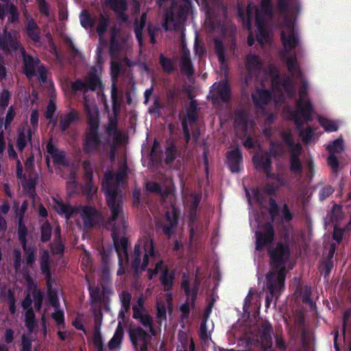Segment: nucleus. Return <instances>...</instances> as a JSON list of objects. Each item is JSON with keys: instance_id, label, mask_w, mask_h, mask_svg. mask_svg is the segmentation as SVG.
I'll use <instances>...</instances> for the list:
<instances>
[{"instance_id": "f257e3e1", "label": "nucleus", "mask_w": 351, "mask_h": 351, "mask_svg": "<svg viewBox=\"0 0 351 351\" xmlns=\"http://www.w3.org/2000/svg\"><path fill=\"white\" fill-rule=\"evenodd\" d=\"M126 176V169L124 167L116 175L108 171L106 173L102 182V189L106 195L108 205L111 211V217L106 224L107 228L112 231V238L116 247L120 268L117 274L124 272V267L128 264L127 241L123 238L120 240L118 237L125 232L126 228V218L123 211L121 201L118 196L117 189L118 184L124 181Z\"/></svg>"}, {"instance_id": "f03ea898", "label": "nucleus", "mask_w": 351, "mask_h": 351, "mask_svg": "<svg viewBox=\"0 0 351 351\" xmlns=\"http://www.w3.org/2000/svg\"><path fill=\"white\" fill-rule=\"evenodd\" d=\"M271 259V271L267 276V288L271 296H267L266 303L268 306L272 298L277 296L283 287L285 280V264L289 257V249L287 245L278 244L276 247L269 251Z\"/></svg>"}, {"instance_id": "7ed1b4c3", "label": "nucleus", "mask_w": 351, "mask_h": 351, "mask_svg": "<svg viewBox=\"0 0 351 351\" xmlns=\"http://www.w3.org/2000/svg\"><path fill=\"white\" fill-rule=\"evenodd\" d=\"M287 64L291 75L295 78H299L301 82L297 110L292 114V118L299 126L303 121L311 120L313 110L306 93L307 83L298 69L295 56L287 58Z\"/></svg>"}, {"instance_id": "20e7f679", "label": "nucleus", "mask_w": 351, "mask_h": 351, "mask_svg": "<svg viewBox=\"0 0 351 351\" xmlns=\"http://www.w3.org/2000/svg\"><path fill=\"white\" fill-rule=\"evenodd\" d=\"M271 12L269 0H261V10H258L252 3H249L245 11L239 10V15L246 28H250L252 21L254 19L258 32L257 40L261 44L267 43L269 39V34L264 22Z\"/></svg>"}, {"instance_id": "39448f33", "label": "nucleus", "mask_w": 351, "mask_h": 351, "mask_svg": "<svg viewBox=\"0 0 351 351\" xmlns=\"http://www.w3.org/2000/svg\"><path fill=\"white\" fill-rule=\"evenodd\" d=\"M6 40L1 41L0 40V47L3 49L5 47L13 49H19L24 60V73L28 78H32L34 76H37L38 80L41 82H45L47 75L46 70L43 65L40 64L37 58L34 59L31 56H26L24 49L21 47L20 45L15 40V38H12L10 34L5 36Z\"/></svg>"}, {"instance_id": "423d86ee", "label": "nucleus", "mask_w": 351, "mask_h": 351, "mask_svg": "<svg viewBox=\"0 0 351 351\" xmlns=\"http://www.w3.org/2000/svg\"><path fill=\"white\" fill-rule=\"evenodd\" d=\"M52 206L57 213L63 215L66 219L72 217L80 216L85 227L93 226L98 215L95 209L92 207L84 206L81 208L73 209L56 198L53 199Z\"/></svg>"}, {"instance_id": "0eeeda50", "label": "nucleus", "mask_w": 351, "mask_h": 351, "mask_svg": "<svg viewBox=\"0 0 351 351\" xmlns=\"http://www.w3.org/2000/svg\"><path fill=\"white\" fill-rule=\"evenodd\" d=\"M153 259V243L149 237H146L140 240L136 245L132 265L136 271H142L146 268L148 263Z\"/></svg>"}, {"instance_id": "6e6552de", "label": "nucleus", "mask_w": 351, "mask_h": 351, "mask_svg": "<svg viewBox=\"0 0 351 351\" xmlns=\"http://www.w3.org/2000/svg\"><path fill=\"white\" fill-rule=\"evenodd\" d=\"M85 99V107L88 114V121L90 129V133L87 137L85 143V149L87 152L93 150L99 143V138L96 133L99 123L98 110L93 103H89L86 97Z\"/></svg>"}, {"instance_id": "1a4fd4ad", "label": "nucleus", "mask_w": 351, "mask_h": 351, "mask_svg": "<svg viewBox=\"0 0 351 351\" xmlns=\"http://www.w3.org/2000/svg\"><path fill=\"white\" fill-rule=\"evenodd\" d=\"M269 76L275 101H280L285 95L291 96L293 95V86L292 80L289 77L279 79L278 71L274 66L271 69Z\"/></svg>"}, {"instance_id": "9d476101", "label": "nucleus", "mask_w": 351, "mask_h": 351, "mask_svg": "<svg viewBox=\"0 0 351 351\" xmlns=\"http://www.w3.org/2000/svg\"><path fill=\"white\" fill-rule=\"evenodd\" d=\"M263 217L260 218L256 216H254V219H250V226L254 228H258V230L256 232L257 250H261L273 240L272 228L269 224H263Z\"/></svg>"}, {"instance_id": "9b49d317", "label": "nucleus", "mask_w": 351, "mask_h": 351, "mask_svg": "<svg viewBox=\"0 0 351 351\" xmlns=\"http://www.w3.org/2000/svg\"><path fill=\"white\" fill-rule=\"evenodd\" d=\"M42 294L40 291L34 288L32 294L29 293L25 300L22 302V306L25 311V323L29 331H32L34 326V314L31 308L32 301L34 306L37 309H40L42 304Z\"/></svg>"}, {"instance_id": "f8f14e48", "label": "nucleus", "mask_w": 351, "mask_h": 351, "mask_svg": "<svg viewBox=\"0 0 351 351\" xmlns=\"http://www.w3.org/2000/svg\"><path fill=\"white\" fill-rule=\"evenodd\" d=\"M189 12L188 6L178 7L173 5L167 12L163 27L166 30H173L179 27L186 19Z\"/></svg>"}, {"instance_id": "ddd939ff", "label": "nucleus", "mask_w": 351, "mask_h": 351, "mask_svg": "<svg viewBox=\"0 0 351 351\" xmlns=\"http://www.w3.org/2000/svg\"><path fill=\"white\" fill-rule=\"evenodd\" d=\"M182 289H184L186 295V302L181 306L180 309L182 312V316L186 317L189 311V306L193 304L197 295V287L196 281L194 280L191 283L189 278L184 276L182 282Z\"/></svg>"}, {"instance_id": "4468645a", "label": "nucleus", "mask_w": 351, "mask_h": 351, "mask_svg": "<svg viewBox=\"0 0 351 351\" xmlns=\"http://www.w3.org/2000/svg\"><path fill=\"white\" fill-rule=\"evenodd\" d=\"M282 41L284 50L286 52L291 51L298 44L297 33L294 29L293 23L291 20H286L283 24Z\"/></svg>"}, {"instance_id": "2eb2a0df", "label": "nucleus", "mask_w": 351, "mask_h": 351, "mask_svg": "<svg viewBox=\"0 0 351 351\" xmlns=\"http://www.w3.org/2000/svg\"><path fill=\"white\" fill-rule=\"evenodd\" d=\"M131 341L136 351H147L150 336L138 326H132L129 330Z\"/></svg>"}, {"instance_id": "dca6fc26", "label": "nucleus", "mask_w": 351, "mask_h": 351, "mask_svg": "<svg viewBox=\"0 0 351 351\" xmlns=\"http://www.w3.org/2000/svg\"><path fill=\"white\" fill-rule=\"evenodd\" d=\"M285 141L290 145L291 149V171L293 173H300L302 165L298 156L301 150V145L298 143L291 145L289 141V134L284 136Z\"/></svg>"}, {"instance_id": "f3484780", "label": "nucleus", "mask_w": 351, "mask_h": 351, "mask_svg": "<svg viewBox=\"0 0 351 351\" xmlns=\"http://www.w3.org/2000/svg\"><path fill=\"white\" fill-rule=\"evenodd\" d=\"M133 311L134 317L139 319L143 325L147 328L153 335H154L155 333L152 329L151 319L147 313L142 308L141 300H139L138 304L133 306Z\"/></svg>"}, {"instance_id": "a211bd4d", "label": "nucleus", "mask_w": 351, "mask_h": 351, "mask_svg": "<svg viewBox=\"0 0 351 351\" xmlns=\"http://www.w3.org/2000/svg\"><path fill=\"white\" fill-rule=\"evenodd\" d=\"M160 272L162 274L161 280L162 284L167 287L171 286L172 284L173 274L167 271L162 262L156 263L154 271H149V278L152 279L156 274Z\"/></svg>"}, {"instance_id": "6ab92c4d", "label": "nucleus", "mask_w": 351, "mask_h": 351, "mask_svg": "<svg viewBox=\"0 0 351 351\" xmlns=\"http://www.w3.org/2000/svg\"><path fill=\"white\" fill-rule=\"evenodd\" d=\"M211 313V306L207 307L203 316V320L200 326V337L203 339H208L214 328V324L209 320V316Z\"/></svg>"}, {"instance_id": "aec40b11", "label": "nucleus", "mask_w": 351, "mask_h": 351, "mask_svg": "<svg viewBox=\"0 0 351 351\" xmlns=\"http://www.w3.org/2000/svg\"><path fill=\"white\" fill-rule=\"evenodd\" d=\"M210 97L213 99H221L222 100H226L229 97V88L226 82H221L218 84L215 83L213 85Z\"/></svg>"}, {"instance_id": "412c9836", "label": "nucleus", "mask_w": 351, "mask_h": 351, "mask_svg": "<svg viewBox=\"0 0 351 351\" xmlns=\"http://www.w3.org/2000/svg\"><path fill=\"white\" fill-rule=\"evenodd\" d=\"M171 297L169 293L160 295L157 299V311L158 317L160 319H166V310L168 308L169 311L171 309Z\"/></svg>"}, {"instance_id": "4be33fe9", "label": "nucleus", "mask_w": 351, "mask_h": 351, "mask_svg": "<svg viewBox=\"0 0 351 351\" xmlns=\"http://www.w3.org/2000/svg\"><path fill=\"white\" fill-rule=\"evenodd\" d=\"M227 163L232 172H238L241 163L240 151L236 148L227 153Z\"/></svg>"}, {"instance_id": "5701e85b", "label": "nucleus", "mask_w": 351, "mask_h": 351, "mask_svg": "<svg viewBox=\"0 0 351 351\" xmlns=\"http://www.w3.org/2000/svg\"><path fill=\"white\" fill-rule=\"evenodd\" d=\"M252 125V122L248 119L247 114L245 112H240L236 115L235 129L238 134L240 132H245Z\"/></svg>"}, {"instance_id": "b1692460", "label": "nucleus", "mask_w": 351, "mask_h": 351, "mask_svg": "<svg viewBox=\"0 0 351 351\" xmlns=\"http://www.w3.org/2000/svg\"><path fill=\"white\" fill-rule=\"evenodd\" d=\"M101 86L100 79L98 76L94 75L90 77L87 80L86 84H83L81 82H76L73 84V89L74 90H80L84 87L86 88H90L92 90L100 89Z\"/></svg>"}, {"instance_id": "393cba45", "label": "nucleus", "mask_w": 351, "mask_h": 351, "mask_svg": "<svg viewBox=\"0 0 351 351\" xmlns=\"http://www.w3.org/2000/svg\"><path fill=\"white\" fill-rule=\"evenodd\" d=\"M178 214L176 208L172 207L171 210L167 211L166 214L167 223L162 227L164 232L170 235L171 230L176 226L177 223Z\"/></svg>"}, {"instance_id": "a878e982", "label": "nucleus", "mask_w": 351, "mask_h": 351, "mask_svg": "<svg viewBox=\"0 0 351 351\" xmlns=\"http://www.w3.org/2000/svg\"><path fill=\"white\" fill-rule=\"evenodd\" d=\"M270 98V95L264 90H257L252 94V99L257 108L268 102Z\"/></svg>"}, {"instance_id": "bb28decb", "label": "nucleus", "mask_w": 351, "mask_h": 351, "mask_svg": "<svg viewBox=\"0 0 351 351\" xmlns=\"http://www.w3.org/2000/svg\"><path fill=\"white\" fill-rule=\"evenodd\" d=\"M47 152L52 157L54 163L56 165L65 164L64 154L62 152L56 149L51 143H49L47 145Z\"/></svg>"}, {"instance_id": "cd10ccee", "label": "nucleus", "mask_w": 351, "mask_h": 351, "mask_svg": "<svg viewBox=\"0 0 351 351\" xmlns=\"http://www.w3.org/2000/svg\"><path fill=\"white\" fill-rule=\"evenodd\" d=\"M253 161L256 169H263L265 172L268 171L270 166L269 155L268 154L263 156H259L257 154L254 156Z\"/></svg>"}, {"instance_id": "c85d7f7f", "label": "nucleus", "mask_w": 351, "mask_h": 351, "mask_svg": "<svg viewBox=\"0 0 351 351\" xmlns=\"http://www.w3.org/2000/svg\"><path fill=\"white\" fill-rule=\"evenodd\" d=\"M49 298L51 304L56 308H58V301L56 293L53 292L49 293ZM53 318L56 320L58 325H61L64 322V313L62 311L58 309L52 315Z\"/></svg>"}, {"instance_id": "c756f323", "label": "nucleus", "mask_w": 351, "mask_h": 351, "mask_svg": "<svg viewBox=\"0 0 351 351\" xmlns=\"http://www.w3.org/2000/svg\"><path fill=\"white\" fill-rule=\"evenodd\" d=\"M123 336V330L121 327V322H119L117 326V328L116 330V332L113 336V337L111 339V340L109 342V348L110 349H114L118 348L122 341V338Z\"/></svg>"}, {"instance_id": "7c9ffc66", "label": "nucleus", "mask_w": 351, "mask_h": 351, "mask_svg": "<svg viewBox=\"0 0 351 351\" xmlns=\"http://www.w3.org/2000/svg\"><path fill=\"white\" fill-rule=\"evenodd\" d=\"M146 189L147 191L150 192H158L162 195H166L169 194L172 190V184L169 181L168 183L167 188L165 189H162L157 183L156 182H148L146 184Z\"/></svg>"}, {"instance_id": "2f4dec72", "label": "nucleus", "mask_w": 351, "mask_h": 351, "mask_svg": "<svg viewBox=\"0 0 351 351\" xmlns=\"http://www.w3.org/2000/svg\"><path fill=\"white\" fill-rule=\"evenodd\" d=\"M319 122L327 132H335L339 128V123L337 121L326 117H319Z\"/></svg>"}, {"instance_id": "473e14b6", "label": "nucleus", "mask_w": 351, "mask_h": 351, "mask_svg": "<svg viewBox=\"0 0 351 351\" xmlns=\"http://www.w3.org/2000/svg\"><path fill=\"white\" fill-rule=\"evenodd\" d=\"M111 8L116 12L122 21H125L126 18L122 16V12L125 10V0H110Z\"/></svg>"}, {"instance_id": "72a5a7b5", "label": "nucleus", "mask_w": 351, "mask_h": 351, "mask_svg": "<svg viewBox=\"0 0 351 351\" xmlns=\"http://www.w3.org/2000/svg\"><path fill=\"white\" fill-rule=\"evenodd\" d=\"M326 148L330 154L335 155V154L341 153L344 149L343 141L341 138H339L332 141V143L328 144Z\"/></svg>"}, {"instance_id": "f704fd0d", "label": "nucleus", "mask_w": 351, "mask_h": 351, "mask_svg": "<svg viewBox=\"0 0 351 351\" xmlns=\"http://www.w3.org/2000/svg\"><path fill=\"white\" fill-rule=\"evenodd\" d=\"M246 69L252 72L256 70L260 65V60L257 56L254 54H250L247 56L246 60Z\"/></svg>"}, {"instance_id": "c9c22d12", "label": "nucleus", "mask_w": 351, "mask_h": 351, "mask_svg": "<svg viewBox=\"0 0 351 351\" xmlns=\"http://www.w3.org/2000/svg\"><path fill=\"white\" fill-rule=\"evenodd\" d=\"M31 139V132L30 130H27L25 132H22L19 134V136L17 140V147L22 150L27 143L29 142Z\"/></svg>"}, {"instance_id": "e433bc0d", "label": "nucleus", "mask_w": 351, "mask_h": 351, "mask_svg": "<svg viewBox=\"0 0 351 351\" xmlns=\"http://www.w3.org/2000/svg\"><path fill=\"white\" fill-rule=\"evenodd\" d=\"M77 119V114L75 112H71L66 115L62 117L61 118L60 125L62 130H66L68 126L72 123L74 120Z\"/></svg>"}, {"instance_id": "4c0bfd02", "label": "nucleus", "mask_w": 351, "mask_h": 351, "mask_svg": "<svg viewBox=\"0 0 351 351\" xmlns=\"http://www.w3.org/2000/svg\"><path fill=\"white\" fill-rule=\"evenodd\" d=\"M131 295L128 292H123L120 295V300L122 304V308L119 313V315L127 311L130 308V302Z\"/></svg>"}, {"instance_id": "58836bf2", "label": "nucleus", "mask_w": 351, "mask_h": 351, "mask_svg": "<svg viewBox=\"0 0 351 351\" xmlns=\"http://www.w3.org/2000/svg\"><path fill=\"white\" fill-rule=\"evenodd\" d=\"M145 20L146 16L145 14H143L141 16L140 23L138 24L136 23L135 25V33L137 40H138V43L141 44L142 42V36H141V31L143 29L145 24Z\"/></svg>"}, {"instance_id": "ea45409f", "label": "nucleus", "mask_w": 351, "mask_h": 351, "mask_svg": "<svg viewBox=\"0 0 351 351\" xmlns=\"http://www.w3.org/2000/svg\"><path fill=\"white\" fill-rule=\"evenodd\" d=\"M300 136L306 143L313 141L317 137V134L311 128H307L301 132Z\"/></svg>"}, {"instance_id": "a19ab883", "label": "nucleus", "mask_w": 351, "mask_h": 351, "mask_svg": "<svg viewBox=\"0 0 351 351\" xmlns=\"http://www.w3.org/2000/svg\"><path fill=\"white\" fill-rule=\"evenodd\" d=\"M27 34L35 42L38 40L39 36L37 31V26L34 22H29L27 26Z\"/></svg>"}, {"instance_id": "79ce46f5", "label": "nucleus", "mask_w": 351, "mask_h": 351, "mask_svg": "<svg viewBox=\"0 0 351 351\" xmlns=\"http://www.w3.org/2000/svg\"><path fill=\"white\" fill-rule=\"evenodd\" d=\"M342 216L341 207L338 205H335L332 208L331 213H330L328 216V218L330 221H332L334 220H337L340 219Z\"/></svg>"}, {"instance_id": "37998d69", "label": "nucleus", "mask_w": 351, "mask_h": 351, "mask_svg": "<svg viewBox=\"0 0 351 351\" xmlns=\"http://www.w3.org/2000/svg\"><path fill=\"white\" fill-rule=\"evenodd\" d=\"M195 117L193 113H192L191 115H188L187 117H184L182 121V127L185 135V138L186 141H189L190 138L189 131L187 128V123L192 122L195 120Z\"/></svg>"}, {"instance_id": "c03bdc74", "label": "nucleus", "mask_w": 351, "mask_h": 351, "mask_svg": "<svg viewBox=\"0 0 351 351\" xmlns=\"http://www.w3.org/2000/svg\"><path fill=\"white\" fill-rule=\"evenodd\" d=\"M80 23L81 25L86 29L92 27L93 23L92 19L89 16L87 12H83L80 15Z\"/></svg>"}, {"instance_id": "a18cd8bd", "label": "nucleus", "mask_w": 351, "mask_h": 351, "mask_svg": "<svg viewBox=\"0 0 351 351\" xmlns=\"http://www.w3.org/2000/svg\"><path fill=\"white\" fill-rule=\"evenodd\" d=\"M247 196L248 197L249 204L251 205L254 202H260L261 200V192L258 190H252L251 193L249 191H246Z\"/></svg>"}, {"instance_id": "49530a36", "label": "nucleus", "mask_w": 351, "mask_h": 351, "mask_svg": "<svg viewBox=\"0 0 351 351\" xmlns=\"http://www.w3.org/2000/svg\"><path fill=\"white\" fill-rule=\"evenodd\" d=\"M8 155L10 158L16 160L17 163V173L19 176H21L22 174V165L21 164V162L17 160L16 153L14 151V148L12 147H9L8 148Z\"/></svg>"}, {"instance_id": "de8ad7c7", "label": "nucleus", "mask_w": 351, "mask_h": 351, "mask_svg": "<svg viewBox=\"0 0 351 351\" xmlns=\"http://www.w3.org/2000/svg\"><path fill=\"white\" fill-rule=\"evenodd\" d=\"M6 14L11 22L14 21L18 16L16 8L12 5H8L6 3Z\"/></svg>"}, {"instance_id": "09e8293b", "label": "nucleus", "mask_w": 351, "mask_h": 351, "mask_svg": "<svg viewBox=\"0 0 351 351\" xmlns=\"http://www.w3.org/2000/svg\"><path fill=\"white\" fill-rule=\"evenodd\" d=\"M108 25V19L102 16L99 19V23L97 27V32L99 35L100 38L105 32L106 28Z\"/></svg>"}, {"instance_id": "8fccbe9b", "label": "nucleus", "mask_w": 351, "mask_h": 351, "mask_svg": "<svg viewBox=\"0 0 351 351\" xmlns=\"http://www.w3.org/2000/svg\"><path fill=\"white\" fill-rule=\"evenodd\" d=\"M56 110V106L51 101L48 106H47V112H46V118L47 119H50L49 121V124L51 125V127L53 128L55 126V124H56V122L53 121L51 120V117H52V115L54 112Z\"/></svg>"}, {"instance_id": "3c124183", "label": "nucleus", "mask_w": 351, "mask_h": 351, "mask_svg": "<svg viewBox=\"0 0 351 351\" xmlns=\"http://www.w3.org/2000/svg\"><path fill=\"white\" fill-rule=\"evenodd\" d=\"M328 164L332 168L333 171H337L339 169V161L337 157L333 154H330L328 158Z\"/></svg>"}, {"instance_id": "603ef678", "label": "nucleus", "mask_w": 351, "mask_h": 351, "mask_svg": "<svg viewBox=\"0 0 351 351\" xmlns=\"http://www.w3.org/2000/svg\"><path fill=\"white\" fill-rule=\"evenodd\" d=\"M333 189L330 186L324 187L319 192V197L321 199H324L333 192Z\"/></svg>"}, {"instance_id": "864d4df0", "label": "nucleus", "mask_w": 351, "mask_h": 351, "mask_svg": "<svg viewBox=\"0 0 351 351\" xmlns=\"http://www.w3.org/2000/svg\"><path fill=\"white\" fill-rule=\"evenodd\" d=\"M42 240L46 241L49 239L51 234V230L49 224L43 226L42 230Z\"/></svg>"}, {"instance_id": "5fc2aeb1", "label": "nucleus", "mask_w": 351, "mask_h": 351, "mask_svg": "<svg viewBox=\"0 0 351 351\" xmlns=\"http://www.w3.org/2000/svg\"><path fill=\"white\" fill-rule=\"evenodd\" d=\"M216 51L219 58V60L223 63L224 62V56L223 54V47L218 40H215Z\"/></svg>"}, {"instance_id": "6e6d98bb", "label": "nucleus", "mask_w": 351, "mask_h": 351, "mask_svg": "<svg viewBox=\"0 0 351 351\" xmlns=\"http://www.w3.org/2000/svg\"><path fill=\"white\" fill-rule=\"evenodd\" d=\"M119 71L120 67L118 62L115 60H113L111 64V73L113 79L117 76V75L119 73Z\"/></svg>"}, {"instance_id": "4d7b16f0", "label": "nucleus", "mask_w": 351, "mask_h": 351, "mask_svg": "<svg viewBox=\"0 0 351 351\" xmlns=\"http://www.w3.org/2000/svg\"><path fill=\"white\" fill-rule=\"evenodd\" d=\"M160 63L163 69L167 71H170L173 68L171 62L164 57L160 58Z\"/></svg>"}, {"instance_id": "13d9d810", "label": "nucleus", "mask_w": 351, "mask_h": 351, "mask_svg": "<svg viewBox=\"0 0 351 351\" xmlns=\"http://www.w3.org/2000/svg\"><path fill=\"white\" fill-rule=\"evenodd\" d=\"M342 236H343V230L335 226L334 232H333L334 239L336 240L337 242H340L341 241Z\"/></svg>"}, {"instance_id": "bf43d9fd", "label": "nucleus", "mask_w": 351, "mask_h": 351, "mask_svg": "<svg viewBox=\"0 0 351 351\" xmlns=\"http://www.w3.org/2000/svg\"><path fill=\"white\" fill-rule=\"evenodd\" d=\"M19 234L20 240L21 241V243L23 246L24 250H25V228L21 226V224H19Z\"/></svg>"}, {"instance_id": "052dcab7", "label": "nucleus", "mask_w": 351, "mask_h": 351, "mask_svg": "<svg viewBox=\"0 0 351 351\" xmlns=\"http://www.w3.org/2000/svg\"><path fill=\"white\" fill-rule=\"evenodd\" d=\"M93 341H94V343L95 344V346L99 350V351H101V346H102V341H101V335L99 332H96L94 335Z\"/></svg>"}, {"instance_id": "680f3d73", "label": "nucleus", "mask_w": 351, "mask_h": 351, "mask_svg": "<svg viewBox=\"0 0 351 351\" xmlns=\"http://www.w3.org/2000/svg\"><path fill=\"white\" fill-rule=\"evenodd\" d=\"M276 210H277L276 204L275 203L274 201L270 200L269 201V215L272 219H274V217Z\"/></svg>"}, {"instance_id": "e2e57ef3", "label": "nucleus", "mask_w": 351, "mask_h": 351, "mask_svg": "<svg viewBox=\"0 0 351 351\" xmlns=\"http://www.w3.org/2000/svg\"><path fill=\"white\" fill-rule=\"evenodd\" d=\"M271 338L270 335V329L268 328L264 332L261 342H265L266 345H269L271 343Z\"/></svg>"}, {"instance_id": "0e129e2a", "label": "nucleus", "mask_w": 351, "mask_h": 351, "mask_svg": "<svg viewBox=\"0 0 351 351\" xmlns=\"http://www.w3.org/2000/svg\"><path fill=\"white\" fill-rule=\"evenodd\" d=\"M282 183L280 182V180L278 179V178H276L274 182V184H275V186H272L271 188H269V187H267L265 189V191L268 193V194H271L273 192L275 191L276 189Z\"/></svg>"}, {"instance_id": "69168bd1", "label": "nucleus", "mask_w": 351, "mask_h": 351, "mask_svg": "<svg viewBox=\"0 0 351 351\" xmlns=\"http://www.w3.org/2000/svg\"><path fill=\"white\" fill-rule=\"evenodd\" d=\"M30 122L34 127L37 125L38 122V113L36 110L32 111L31 114Z\"/></svg>"}, {"instance_id": "338daca9", "label": "nucleus", "mask_w": 351, "mask_h": 351, "mask_svg": "<svg viewBox=\"0 0 351 351\" xmlns=\"http://www.w3.org/2000/svg\"><path fill=\"white\" fill-rule=\"evenodd\" d=\"M40 12L44 14H47V8L44 0H37Z\"/></svg>"}, {"instance_id": "774afa93", "label": "nucleus", "mask_w": 351, "mask_h": 351, "mask_svg": "<svg viewBox=\"0 0 351 351\" xmlns=\"http://www.w3.org/2000/svg\"><path fill=\"white\" fill-rule=\"evenodd\" d=\"M21 351H30V341L25 337H23Z\"/></svg>"}]
</instances>
